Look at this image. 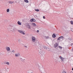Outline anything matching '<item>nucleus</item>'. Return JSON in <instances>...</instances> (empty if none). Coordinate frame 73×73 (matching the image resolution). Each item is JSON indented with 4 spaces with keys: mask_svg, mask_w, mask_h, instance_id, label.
Wrapping results in <instances>:
<instances>
[{
    "mask_svg": "<svg viewBox=\"0 0 73 73\" xmlns=\"http://www.w3.org/2000/svg\"><path fill=\"white\" fill-rule=\"evenodd\" d=\"M64 38V37L63 36H61L60 37H59L58 38V40H60V41H62V40H63V39Z\"/></svg>",
    "mask_w": 73,
    "mask_h": 73,
    "instance_id": "1",
    "label": "nucleus"
},
{
    "mask_svg": "<svg viewBox=\"0 0 73 73\" xmlns=\"http://www.w3.org/2000/svg\"><path fill=\"white\" fill-rule=\"evenodd\" d=\"M18 32H20L21 33V34H22L23 35H25V33H24V31H22V30H18Z\"/></svg>",
    "mask_w": 73,
    "mask_h": 73,
    "instance_id": "2",
    "label": "nucleus"
},
{
    "mask_svg": "<svg viewBox=\"0 0 73 73\" xmlns=\"http://www.w3.org/2000/svg\"><path fill=\"white\" fill-rule=\"evenodd\" d=\"M32 40L34 42H35V41H36V38L34 36H32Z\"/></svg>",
    "mask_w": 73,
    "mask_h": 73,
    "instance_id": "3",
    "label": "nucleus"
},
{
    "mask_svg": "<svg viewBox=\"0 0 73 73\" xmlns=\"http://www.w3.org/2000/svg\"><path fill=\"white\" fill-rule=\"evenodd\" d=\"M58 46V44L57 43H55L54 44V47L56 48H57Z\"/></svg>",
    "mask_w": 73,
    "mask_h": 73,
    "instance_id": "4",
    "label": "nucleus"
},
{
    "mask_svg": "<svg viewBox=\"0 0 73 73\" xmlns=\"http://www.w3.org/2000/svg\"><path fill=\"white\" fill-rule=\"evenodd\" d=\"M28 73H33V71L32 70H29L28 72Z\"/></svg>",
    "mask_w": 73,
    "mask_h": 73,
    "instance_id": "5",
    "label": "nucleus"
},
{
    "mask_svg": "<svg viewBox=\"0 0 73 73\" xmlns=\"http://www.w3.org/2000/svg\"><path fill=\"white\" fill-rule=\"evenodd\" d=\"M6 49L7 51H9L10 50V48L9 47H6Z\"/></svg>",
    "mask_w": 73,
    "mask_h": 73,
    "instance_id": "6",
    "label": "nucleus"
},
{
    "mask_svg": "<svg viewBox=\"0 0 73 73\" xmlns=\"http://www.w3.org/2000/svg\"><path fill=\"white\" fill-rule=\"evenodd\" d=\"M60 59H61V60L63 62H64V58L62 57H61V56H60Z\"/></svg>",
    "mask_w": 73,
    "mask_h": 73,
    "instance_id": "7",
    "label": "nucleus"
},
{
    "mask_svg": "<svg viewBox=\"0 0 73 73\" xmlns=\"http://www.w3.org/2000/svg\"><path fill=\"white\" fill-rule=\"evenodd\" d=\"M44 38H45V39H48V38H50L49 37V36H44Z\"/></svg>",
    "mask_w": 73,
    "mask_h": 73,
    "instance_id": "8",
    "label": "nucleus"
},
{
    "mask_svg": "<svg viewBox=\"0 0 73 73\" xmlns=\"http://www.w3.org/2000/svg\"><path fill=\"white\" fill-rule=\"evenodd\" d=\"M52 37H53L54 38H55V37H56V34H53L52 35Z\"/></svg>",
    "mask_w": 73,
    "mask_h": 73,
    "instance_id": "9",
    "label": "nucleus"
},
{
    "mask_svg": "<svg viewBox=\"0 0 73 73\" xmlns=\"http://www.w3.org/2000/svg\"><path fill=\"white\" fill-rule=\"evenodd\" d=\"M17 24H18V25H21V23L19 21H18L17 22Z\"/></svg>",
    "mask_w": 73,
    "mask_h": 73,
    "instance_id": "10",
    "label": "nucleus"
},
{
    "mask_svg": "<svg viewBox=\"0 0 73 73\" xmlns=\"http://www.w3.org/2000/svg\"><path fill=\"white\" fill-rule=\"evenodd\" d=\"M9 2L10 4H13V3H14V2L13 1H9Z\"/></svg>",
    "mask_w": 73,
    "mask_h": 73,
    "instance_id": "11",
    "label": "nucleus"
},
{
    "mask_svg": "<svg viewBox=\"0 0 73 73\" xmlns=\"http://www.w3.org/2000/svg\"><path fill=\"white\" fill-rule=\"evenodd\" d=\"M27 27L29 28V29H31V27H30V26L29 25V24H27Z\"/></svg>",
    "mask_w": 73,
    "mask_h": 73,
    "instance_id": "12",
    "label": "nucleus"
},
{
    "mask_svg": "<svg viewBox=\"0 0 73 73\" xmlns=\"http://www.w3.org/2000/svg\"><path fill=\"white\" fill-rule=\"evenodd\" d=\"M35 11H36V12H39V11H40V10L38 9H35Z\"/></svg>",
    "mask_w": 73,
    "mask_h": 73,
    "instance_id": "13",
    "label": "nucleus"
},
{
    "mask_svg": "<svg viewBox=\"0 0 73 73\" xmlns=\"http://www.w3.org/2000/svg\"><path fill=\"white\" fill-rule=\"evenodd\" d=\"M32 25H33V26H34V27H36V24L34 23H32Z\"/></svg>",
    "mask_w": 73,
    "mask_h": 73,
    "instance_id": "14",
    "label": "nucleus"
},
{
    "mask_svg": "<svg viewBox=\"0 0 73 73\" xmlns=\"http://www.w3.org/2000/svg\"><path fill=\"white\" fill-rule=\"evenodd\" d=\"M13 31H17V29L16 28H14L13 29Z\"/></svg>",
    "mask_w": 73,
    "mask_h": 73,
    "instance_id": "15",
    "label": "nucleus"
},
{
    "mask_svg": "<svg viewBox=\"0 0 73 73\" xmlns=\"http://www.w3.org/2000/svg\"><path fill=\"white\" fill-rule=\"evenodd\" d=\"M43 47L44 49H47V47H46L45 46H43Z\"/></svg>",
    "mask_w": 73,
    "mask_h": 73,
    "instance_id": "16",
    "label": "nucleus"
},
{
    "mask_svg": "<svg viewBox=\"0 0 73 73\" xmlns=\"http://www.w3.org/2000/svg\"><path fill=\"white\" fill-rule=\"evenodd\" d=\"M24 0V1H25L26 3H28L29 2L28 0Z\"/></svg>",
    "mask_w": 73,
    "mask_h": 73,
    "instance_id": "17",
    "label": "nucleus"
},
{
    "mask_svg": "<svg viewBox=\"0 0 73 73\" xmlns=\"http://www.w3.org/2000/svg\"><path fill=\"white\" fill-rule=\"evenodd\" d=\"M33 18L30 20V21L31 22H33Z\"/></svg>",
    "mask_w": 73,
    "mask_h": 73,
    "instance_id": "18",
    "label": "nucleus"
},
{
    "mask_svg": "<svg viewBox=\"0 0 73 73\" xmlns=\"http://www.w3.org/2000/svg\"><path fill=\"white\" fill-rule=\"evenodd\" d=\"M7 12H9V9H7Z\"/></svg>",
    "mask_w": 73,
    "mask_h": 73,
    "instance_id": "19",
    "label": "nucleus"
},
{
    "mask_svg": "<svg viewBox=\"0 0 73 73\" xmlns=\"http://www.w3.org/2000/svg\"><path fill=\"white\" fill-rule=\"evenodd\" d=\"M58 48H60V49H62V47L60 46H58Z\"/></svg>",
    "mask_w": 73,
    "mask_h": 73,
    "instance_id": "20",
    "label": "nucleus"
},
{
    "mask_svg": "<svg viewBox=\"0 0 73 73\" xmlns=\"http://www.w3.org/2000/svg\"><path fill=\"white\" fill-rule=\"evenodd\" d=\"M17 54L18 56V57H19V56H20V54L19 53H17Z\"/></svg>",
    "mask_w": 73,
    "mask_h": 73,
    "instance_id": "21",
    "label": "nucleus"
},
{
    "mask_svg": "<svg viewBox=\"0 0 73 73\" xmlns=\"http://www.w3.org/2000/svg\"><path fill=\"white\" fill-rule=\"evenodd\" d=\"M70 23L71 24H72V25L73 24V21H70Z\"/></svg>",
    "mask_w": 73,
    "mask_h": 73,
    "instance_id": "22",
    "label": "nucleus"
},
{
    "mask_svg": "<svg viewBox=\"0 0 73 73\" xmlns=\"http://www.w3.org/2000/svg\"><path fill=\"white\" fill-rule=\"evenodd\" d=\"M15 50H13L11 51V53H15Z\"/></svg>",
    "mask_w": 73,
    "mask_h": 73,
    "instance_id": "23",
    "label": "nucleus"
},
{
    "mask_svg": "<svg viewBox=\"0 0 73 73\" xmlns=\"http://www.w3.org/2000/svg\"><path fill=\"white\" fill-rule=\"evenodd\" d=\"M36 20L33 18V22H35L36 21Z\"/></svg>",
    "mask_w": 73,
    "mask_h": 73,
    "instance_id": "24",
    "label": "nucleus"
},
{
    "mask_svg": "<svg viewBox=\"0 0 73 73\" xmlns=\"http://www.w3.org/2000/svg\"><path fill=\"white\" fill-rule=\"evenodd\" d=\"M6 64H7V65H9V62H7Z\"/></svg>",
    "mask_w": 73,
    "mask_h": 73,
    "instance_id": "25",
    "label": "nucleus"
},
{
    "mask_svg": "<svg viewBox=\"0 0 73 73\" xmlns=\"http://www.w3.org/2000/svg\"><path fill=\"white\" fill-rule=\"evenodd\" d=\"M65 28L66 29H68V26H66Z\"/></svg>",
    "mask_w": 73,
    "mask_h": 73,
    "instance_id": "26",
    "label": "nucleus"
},
{
    "mask_svg": "<svg viewBox=\"0 0 73 73\" xmlns=\"http://www.w3.org/2000/svg\"><path fill=\"white\" fill-rule=\"evenodd\" d=\"M63 73H66V72H65V71H63Z\"/></svg>",
    "mask_w": 73,
    "mask_h": 73,
    "instance_id": "27",
    "label": "nucleus"
},
{
    "mask_svg": "<svg viewBox=\"0 0 73 73\" xmlns=\"http://www.w3.org/2000/svg\"><path fill=\"white\" fill-rule=\"evenodd\" d=\"M15 56H16V57H18V56L17 54H16L15 55Z\"/></svg>",
    "mask_w": 73,
    "mask_h": 73,
    "instance_id": "28",
    "label": "nucleus"
},
{
    "mask_svg": "<svg viewBox=\"0 0 73 73\" xmlns=\"http://www.w3.org/2000/svg\"><path fill=\"white\" fill-rule=\"evenodd\" d=\"M43 19H45V17L44 16L43 17Z\"/></svg>",
    "mask_w": 73,
    "mask_h": 73,
    "instance_id": "29",
    "label": "nucleus"
},
{
    "mask_svg": "<svg viewBox=\"0 0 73 73\" xmlns=\"http://www.w3.org/2000/svg\"><path fill=\"white\" fill-rule=\"evenodd\" d=\"M25 48H28V47H27V46H25Z\"/></svg>",
    "mask_w": 73,
    "mask_h": 73,
    "instance_id": "30",
    "label": "nucleus"
},
{
    "mask_svg": "<svg viewBox=\"0 0 73 73\" xmlns=\"http://www.w3.org/2000/svg\"><path fill=\"white\" fill-rule=\"evenodd\" d=\"M73 45V43H71V46H72V45Z\"/></svg>",
    "mask_w": 73,
    "mask_h": 73,
    "instance_id": "31",
    "label": "nucleus"
},
{
    "mask_svg": "<svg viewBox=\"0 0 73 73\" xmlns=\"http://www.w3.org/2000/svg\"><path fill=\"white\" fill-rule=\"evenodd\" d=\"M37 32H39V31L38 30H37Z\"/></svg>",
    "mask_w": 73,
    "mask_h": 73,
    "instance_id": "32",
    "label": "nucleus"
},
{
    "mask_svg": "<svg viewBox=\"0 0 73 73\" xmlns=\"http://www.w3.org/2000/svg\"><path fill=\"white\" fill-rule=\"evenodd\" d=\"M18 41H20V39H19Z\"/></svg>",
    "mask_w": 73,
    "mask_h": 73,
    "instance_id": "33",
    "label": "nucleus"
},
{
    "mask_svg": "<svg viewBox=\"0 0 73 73\" xmlns=\"http://www.w3.org/2000/svg\"><path fill=\"white\" fill-rule=\"evenodd\" d=\"M8 52V53H9V52H10V53H11V51H9V52Z\"/></svg>",
    "mask_w": 73,
    "mask_h": 73,
    "instance_id": "34",
    "label": "nucleus"
},
{
    "mask_svg": "<svg viewBox=\"0 0 73 73\" xmlns=\"http://www.w3.org/2000/svg\"><path fill=\"white\" fill-rule=\"evenodd\" d=\"M24 60H25V59H23V61H24Z\"/></svg>",
    "mask_w": 73,
    "mask_h": 73,
    "instance_id": "35",
    "label": "nucleus"
},
{
    "mask_svg": "<svg viewBox=\"0 0 73 73\" xmlns=\"http://www.w3.org/2000/svg\"><path fill=\"white\" fill-rule=\"evenodd\" d=\"M72 70H73V68H72Z\"/></svg>",
    "mask_w": 73,
    "mask_h": 73,
    "instance_id": "36",
    "label": "nucleus"
},
{
    "mask_svg": "<svg viewBox=\"0 0 73 73\" xmlns=\"http://www.w3.org/2000/svg\"><path fill=\"white\" fill-rule=\"evenodd\" d=\"M42 69H43V67H42Z\"/></svg>",
    "mask_w": 73,
    "mask_h": 73,
    "instance_id": "37",
    "label": "nucleus"
}]
</instances>
